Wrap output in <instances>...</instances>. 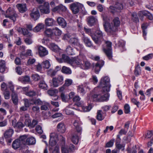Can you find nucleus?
<instances>
[{
  "mask_svg": "<svg viewBox=\"0 0 153 153\" xmlns=\"http://www.w3.org/2000/svg\"><path fill=\"white\" fill-rule=\"evenodd\" d=\"M103 20V27L105 31L112 34L117 31L120 26V22L118 17L114 18L111 23L108 22L109 18L106 15L102 16Z\"/></svg>",
  "mask_w": 153,
  "mask_h": 153,
  "instance_id": "1",
  "label": "nucleus"
},
{
  "mask_svg": "<svg viewBox=\"0 0 153 153\" xmlns=\"http://www.w3.org/2000/svg\"><path fill=\"white\" fill-rule=\"evenodd\" d=\"M74 62V65H76L83 69H88L91 65L90 62L87 59L85 56L82 54H80L76 57Z\"/></svg>",
  "mask_w": 153,
  "mask_h": 153,
  "instance_id": "2",
  "label": "nucleus"
},
{
  "mask_svg": "<svg viewBox=\"0 0 153 153\" xmlns=\"http://www.w3.org/2000/svg\"><path fill=\"white\" fill-rule=\"evenodd\" d=\"M109 94L108 93H104L103 92L100 94H95L92 96L93 100L98 102L107 101L109 100Z\"/></svg>",
  "mask_w": 153,
  "mask_h": 153,
  "instance_id": "3",
  "label": "nucleus"
},
{
  "mask_svg": "<svg viewBox=\"0 0 153 153\" xmlns=\"http://www.w3.org/2000/svg\"><path fill=\"white\" fill-rule=\"evenodd\" d=\"M109 81L110 79L107 76L101 78L99 86L102 88L104 92H108L110 91L111 85L110 84Z\"/></svg>",
  "mask_w": 153,
  "mask_h": 153,
  "instance_id": "4",
  "label": "nucleus"
},
{
  "mask_svg": "<svg viewBox=\"0 0 153 153\" xmlns=\"http://www.w3.org/2000/svg\"><path fill=\"white\" fill-rule=\"evenodd\" d=\"M5 17L9 18L14 22H16L19 16L14 9L9 7L6 11Z\"/></svg>",
  "mask_w": 153,
  "mask_h": 153,
  "instance_id": "5",
  "label": "nucleus"
},
{
  "mask_svg": "<svg viewBox=\"0 0 153 153\" xmlns=\"http://www.w3.org/2000/svg\"><path fill=\"white\" fill-rule=\"evenodd\" d=\"M55 57L56 60L59 62L60 63L63 62H67L73 66H74V61L75 60L76 57H75L72 58L71 59H70L68 56L64 54L62 55L61 58H59L56 56H55Z\"/></svg>",
  "mask_w": 153,
  "mask_h": 153,
  "instance_id": "6",
  "label": "nucleus"
},
{
  "mask_svg": "<svg viewBox=\"0 0 153 153\" xmlns=\"http://www.w3.org/2000/svg\"><path fill=\"white\" fill-rule=\"evenodd\" d=\"M84 30L86 33L88 34L91 37L92 39L96 44L99 45L101 44L100 41L98 40V39L97 38V37L94 34V31H93V29L84 27Z\"/></svg>",
  "mask_w": 153,
  "mask_h": 153,
  "instance_id": "7",
  "label": "nucleus"
},
{
  "mask_svg": "<svg viewBox=\"0 0 153 153\" xmlns=\"http://www.w3.org/2000/svg\"><path fill=\"white\" fill-rule=\"evenodd\" d=\"M64 78L62 75H59L52 79L53 86L55 87H57L63 83Z\"/></svg>",
  "mask_w": 153,
  "mask_h": 153,
  "instance_id": "8",
  "label": "nucleus"
},
{
  "mask_svg": "<svg viewBox=\"0 0 153 153\" xmlns=\"http://www.w3.org/2000/svg\"><path fill=\"white\" fill-rule=\"evenodd\" d=\"M105 42L106 44L107 49L103 48V51L108 58L109 59H111L112 58L111 43L108 41H105Z\"/></svg>",
  "mask_w": 153,
  "mask_h": 153,
  "instance_id": "9",
  "label": "nucleus"
},
{
  "mask_svg": "<svg viewBox=\"0 0 153 153\" xmlns=\"http://www.w3.org/2000/svg\"><path fill=\"white\" fill-rule=\"evenodd\" d=\"M123 8V5L120 3H117L115 6H111L109 8V11L111 13L120 12Z\"/></svg>",
  "mask_w": 153,
  "mask_h": 153,
  "instance_id": "10",
  "label": "nucleus"
},
{
  "mask_svg": "<svg viewBox=\"0 0 153 153\" xmlns=\"http://www.w3.org/2000/svg\"><path fill=\"white\" fill-rule=\"evenodd\" d=\"M39 9L42 13L47 14L50 13L49 4L48 2H45L43 5L39 7Z\"/></svg>",
  "mask_w": 153,
  "mask_h": 153,
  "instance_id": "11",
  "label": "nucleus"
},
{
  "mask_svg": "<svg viewBox=\"0 0 153 153\" xmlns=\"http://www.w3.org/2000/svg\"><path fill=\"white\" fill-rule=\"evenodd\" d=\"M58 137L57 134L55 133H51L50 134L49 145L53 146L56 144V140Z\"/></svg>",
  "mask_w": 153,
  "mask_h": 153,
  "instance_id": "12",
  "label": "nucleus"
},
{
  "mask_svg": "<svg viewBox=\"0 0 153 153\" xmlns=\"http://www.w3.org/2000/svg\"><path fill=\"white\" fill-rule=\"evenodd\" d=\"M75 149V146L73 144L70 145L69 149L68 147L65 145L62 146L61 147L62 153H68L70 152L73 151Z\"/></svg>",
  "mask_w": 153,
  "mask_h": 153,
  "instance_id": "13",
  "label": "nucleus"
},
{
  "mask_svg": "<svg viewBox=\"0 0 153 153\" xmlns=\"http://www.w3.org/2000/svg\"><path fill=\"white\" fill-rule=\"evenodd\" d=\"M30 15L34 20L38 19L40 16L38 9L36 8H33L30 13Z\"/></svg>",
  "mask_w": 153,
  "mask_h": 153,
  "instance_id": "14",
  "label": "nucleus"
},
{
  "mask_svg": "<svg viewBox=\"0 0 153 153\" xmlns=\"http://www.w3.org/2000/svg\"><path fill=\"white\" fill-rule=\"evenodd\" d=\"M38 49L39 54L41 57H44L48 54V51L45 48L42 46H38Z\"/></svg>",
  "mask_w": 153,
  "mask_h": 153,
  "instance_id": "15",
  "label": "nucleus"
},
{
  "mask_svg": "<svg viewBox=\"0 0 153 153\" xmlns=\"http://www.w3.org/2000/svg\"><path fill=\"white\" fill-rule=\"evenodd\" d=\"M79 6L78 3H73L70 5V7L74 14H76L79 12Z\"/></svg>",
  "mask_w": 153,
  "mask_h": 153,
  "instance_id": "16",
  "label": "nucleus"
},
{
  "mask_svg": "<svg viewBox=\"0 0 153 153\" xmlns=\"http://www.w3.org/2000/svg\"><path fill=\"white\" fill-rule=\"evenodd\" d=\"M16 7L19 12L21 13H23L27 10L26 5L25 4H17L16 5Z\"/></svg>",
  "mask_w": 153,
  "mask_h": 153,
  "instance_id": "17",
  "label": "nucleus"
},
{
  "mask_svg": "<svg viewBox=\"0 0 153 153\" xmlns=\"http://www.w3.org/2000/svg\"><path fill=\"white\" fill-rule=\"evenodd\" d=\"M66 7L62 4H59L53 8L52 10L54 12L57 11L58 12H65L67 10Z\"/></svg>",
  "mask_w": 153,
  "mask_h": 153,
  "instance_id": "18",
  "label": "nucleus"
},
{
  "mask_svg": "<svg viewBox=\"0 0 153 153\" xmlns=\"http://www.w3.org/2000/svg\"><path fill=\"white\" fill-rule=\"evenodd\" d=\"M69 42L74 46H79L80 48H83L82 45L80 44L78 39L77 38H71L69 40Z\"/></svg>",
  "mask_w": 153,
  "mask_h": 153,
  "instance_id": "19",
  "label": "nucleus"
},
{
  "mask_svg": "<svg viewBox=\"0 0 153 153\" xmlns=\"http://www.w3.org/2000/svg\"><path fill=\"white\" fill-rule=\"evenodd\" d=\"M129 124L130 123L129 122H127L125 124V128L121 129L119 131V134L117 135H120V136L122 135L126 134L129 128Z\"/></svg>",
  "mask_w": 153,
  "mask_h": 153,
  "instance_id": "20",
  "label": "nucleus"
},
{
  "mask_svg": "<svg viewBox=\"0 0 153 153\" xmlns=\"http://www.w3.org/2000/svg\"><path fill=\"white\" fill-rule=\"evenodd\" d=\"M104 64V62L102 60L97 62L94 67L95 71L96 73L98 74L100 71L101 67Z\"/></svg>",
  "mask_w": 153,
  "mask_h": 153,
  "instance_id": "21",
  "label": "nucleus"
},
{
  "mask_svg": "<svg viewBox=\"0 0 153 153\" xmlns=\"http://www.w3.org/2000/svg\"><path fill=\"white\" fill-rule=\"evenodd\" d=\"M81 123L78 120H75L74 123V125L77 132L80 133L82 131V128L80 126Z\"/></svg>",
  "mask_w": 153,
  "mask_h": 153,
  "instance_id": "22",
  "label": "nucleus"
},
{
  "mask_svg": "<svg viewBox=\"0 0 153 153\" xmlns=\"http://www.w3.org/2000/svg\"><path fill=\"white\" fill-rule=\"evenodd\" d=\"M33 56V53L30 49L27 50L26 52H22L20 55L21 58L22 59H25V58H26L28 56Z\"/></svg>",
  "mask_w": 153,
  "mask_h": 153,
  "instance_id": "23",
  "label": "nucleus"
},
{
  "mask_svg": "<svg viewBox=\"0 0 153 153\" xmlns=\"http://www.w3.org/2000/svg\"><path fill=\"white\" fill-rule=\"evenodd\" d=\"M82 35H83L82 40L85 45L88 47H91L92 46V43L90 39L86 36L84 34H82Z\"/></svg>",
  "mask_w": 153,
  "mask_h": 153,
  "instance_id": "24",
  "label": "nucleus"
},
{
  "mask_svg": "<svg viewBox=\"0 0 153 153\" xmlns=\"http://www.w3.org/2000/svg\"><path fill=\"white\" fill-rule=\"evenodd\" d=\"M57 129L58 131L61 133H64L66 130L65 125L63 123L60 122L57 125Z\"/></svg>",
  "mask_w": 153,
  "mask_h": 153,
  "instance_id": "25",
  "label": "nucleus"
},
{
  "mask_svg": "<svg viewBox=\"0 0 153 153\" xmlns=\"http://www.w3.org/2000/svg\"><path fill=\"white\" fill-rule=\"evenodd\" d=\"M13 133V130L12 129H9L7 130L4 134V138L7 139L10 138Z\"/></svg>",
  "mask_w": 153,
  "mask_h": 153,
  "instance_id": "26",
  "label": "nucleus"
},
{
  "mask_svg": "<svg viewBox=\"0 0 153 153\" xmlns=\"http://www.w3.org/2000/svg\"><path fill=\"white\" fill-rule=\"evenodd\" d=\"M45 23L47 26H51L54 25L55 21L52 18H47L45 20Z\"/></svg>",
  "mask_w": 153,
  "mask_h": 153,
  "instance_id": "27",
  "label": "nucleus"
},
{
  "mask_svg": "<svg viewBox=\"0 0 153 153\" xmlns=\"http://www.w3.org/2000/svg\"><path fill=\"white\" fill-rule=\"evenodd\" d=\"M48 47L51 50L56 52H58L59 51V48L58 46L53 43H50Z\"/></svg>",
  "mask_w": 153,
  "mask_h": 153,
  "instance_id": "28",
  "label": "nucleus"
},
{
  "mask_svg": "<svg viewBox=\"0 0 153 153\" xmlns=\"http://www.w3.org/2000/svg\"><path fill=\"white\" fill-rule=\"evenodd\" d=\"M57 21L58 24L62 27L64 28L66 26L67 23L65 19L59 17L57 19Z\"/></svg>",
  "mask_w": 153,
  "mask_h": 153,
  "instance_id": "29",
  "label": "nucleus"
},
{
  "mask_svg": "<svg viewBox=\"0 0 153 153\" xmlns=\"http://www.w3.org/2000/svg\"><path fill=\"white\" fill-rule=\"evenodd\" d=\"M102 111L98 110L97 113V119L99 121H102L105 118L106 115V114L105 113L104 115L102 114Z\"/></svg>",
  "mask_w": 153,
  "mask_h": 153,
  "instance_id": "30",
  "label": "nucleus"
},
{
  "mask_svg": "<svg viewBox=\"0 0 153 153\" xmlns=\"http://www.w3.org/2000/svg\"><path fill=\"white\" fill-rule=\"evenodd\" d=\"M19 80L24 83H28L30 82V77L28 76H22L19 78Z\"/></svg>",
  "mask_w": 153,
  "mask_h": 153,
  "instance_id": "31",
  "label": "nucleus"
},
{
  "mask_svg": "<svg viewBox=\"0 0 153 153\" xmlns=\"http://www.w3.org/2000/svg\"><path fill=\"white\" fill-rule=\"evenodd\" d=\"M72 109H74V108L71 106V105L67 106L65 110L66 114L68 115L74 114V112L71 110Z\"/></svg>",
  "mask_w": 153,
  "mask_h": 153,
  "instance_id": "32",
  "label": "nucleus"
},
{
  "mask_svg": "<svg viewBox=\"0 0 153 153\" xmlns=\"http://www.w3.org/2000/svg\"><path fill=\"white\" fill-rule=\"evenodd\" d=\"M35 139L33 137H28L26 140V143L28 145H33L36 143Z\"/></svg>",
  "mask_w": 153,
  "mask_h": 153,
  "instance_id": "33",
  "label": "nucleus"
},
{
  "mask_svg": "<svg viewBox=\"0 0 153 153\" xmlns=\"http://www.w3.org/2000/svg\"><path fill=\"white\" fill-rule=\"evenodd\" d=\"M96 34L97 36L95 35L97 37V38L98 40L100 41L101 44L102 41L103 40V33L102 32L99 30H97L96 32Z\"/></svg>",
  "mask_w": 153,
  "mask_h": 153,
  "instance_id": "34",
  "label": "nucleus"
},
{
  "mask_svg": "<svg viewBox=\"0 0 153 153\" xmlns=\"http://www.w3.org/2000/svg\"><path fill=\"white\" fill-rule=\"evenodd\" d=\"M44 27V25L42 23H39L33 29L34 32H38Z\"/></svg>",
  "mask_w": 153,
  "mask_h": 153,
  "instance_id": "35",
  "label": "nucleus"
},
{
  "mask_svg": "<svg viewBox=\"0 0 153 153\" xmlns=\"http://www.w3.org/2000/svg\"><path fill=\"white\" fill-rule=\"evenodd\" d=\"M22 145V144L20 142L19 140L16 139L13 142L12 146L14 149H16L19 148Z\"/></svg>",
  "mask_w": 153,
  "mask_h": 153,
  "instance_id": "36",
  "label": "nucleus"
},
{
  "mask_svg": "<svg viewBox=\"0 0 153 153\" xmlns=\"http://www.w3.org/2000/svg\"><path fill=\"white\" fill-rule=\"evenodd\" d=\"M66 51L68 55H73L75 54L73 48L70 45L67 46Z\"/></svg>",
  "mask_w": 153,
  "mask_h": 153,
  "instance_id": "37",
  "label": "nucleus"
},
{
  "mask_svg": "<svg viewBox=\"0 0 153 153\" xmlns=\"http://www.w3.org/2000/svg\"><path fill=\"white\" fill-rule=\"evenodd\" d=\"M61 71L62 73L67 74H71V69L65 66L62 67Z\"/></svg>",
  "mask_w": 153,
  "mask_h": 153,
  "instance_id": "38",
  "label": "nucleus"
},
{
  "mask_svg": "<svg viewBox=\"0 0 153 153\" xmlns=\"http://www.w3.org/2000/svg\"><path fill=\"white\" fill-rule=\"evenodd\" d=\"M18 31L19 32H22V34L24 35H27L30 36H31V34L28 32L27 30L23 28H19L18 30Z\"/></svg>",
  "mask_w": 153,
  "mask_h": 153,
  "instance_id": "39",
  "label": "nucleus"
},
{
  "mask_svg": "<svg viewBox=\"0 0 153 153\" xmlns=\"http://www.w3.org/2000/svg\"><path fill=\"white\" fill-rule=\"evenodd\" d=\"M53 34L56 36H59L62 33V31L57 27L53 29Z\"/></svg>",
  "mask_w": 153,
  "mask_h": 153,
  "instance_id": "40",
  "label": "nucleus"
},
{
  "mask_svg": "<svg viewBox=\"0 0 153 153\" xmlns=\"http://www.w3.org/2000/svg\"><path fill=\"white\" fill-rule=\"evenodd\" d=\"M58 93V91L56 89L49 90L47 91L48 95L51 96H56Z\"/></svg>",
  "mask_w": 153,
  "mask_h": 153,
  "instance_id": "41",
  "label": "nucleus"
},
{
  "mask_svg": "<svg viewBox=\"0 0 153 153\" xmlns=\"http://www.w3.org/2000/svg\"><path fill=\"white\" fill-rule=\"evenodd\" d=\"M88 24L90 26H92L96 22V19L93 16L89 17L87 19Z\"/></svg>",
  "mask_w": 153,
  "mask_h": 153,
  "instance_id": "42",
  "label": "nucleus"
},
{
  "mask_svg": "<svg viewBox=\"0 0 153 153\" xmlns=\"http://www.w3.org/2000/svg\"><path fill=\"white\" fill-rule=\"evenodd\" d=\"M39 87L42 89H47L48 86L44 80H41L39 84Z\"/></svg>",
  "mask_w": 153,
  "mask_h": 153,
  "instance_id": "43",
  "label": "nucleus"
},
{
  "mask_svg": "<svg viewBox=\"0 0 153 153\" xmlns=\"http://www.w3.org/2000/svg\"><path fill=\"white\" fill-rule=\"evenodd\" d=\"M41 105H42L40 107L41 110L46 111L47 110L50 105L49 103L47 102H42Z\"/></svg>",
  "mask_w": 153,
  "mask_h": 153,
  "instance_id": "44",
  "label": "nucleus"
},
{
  "mask_svg": "<svg viewBox=\"0 0 153 153\" xmlns=\"http://www.w3.org/2000/svg\"><path fill=\"white\" fill-rule=\"evenodd\" d=\"M12 100L13 103L15 105H17L18 102V97L16 93L12 94Z\"/></svg>",
  "mask_w": 153,
  "mask_h": 153,
  "instance_id": "45",
  "label": "nucleus"
},
{
  "mask_svg": "<svg viewBox=\"0 0 153 153\" xmlns=\"http://www.w3.org/2000/svg\"><path fill=\"white\" fill-rule=\"evenodd\" d=\"M42 65L44 68L48 69L50 67L51 64L48 60H46L42 62Z\"/></svg>",
  "mask_w": 153,
  "mask_h": 153,
  "instance_id": "46",
  "label": "nucleus"
},
{
  "mask_svg": "<svg viewBox=\"0 0 153 153\" xmlns=\"http://www.w3.org/2000/svg\"><path fill=\"white\" fill-rule=\"evenodd\" d=\"M141 70L139 64H138L135 68L134 74L136 76L140 75L141 74Z\"/></svg>",
  "mask_w": 153,
  "mask_h": 153,
  "instance_id": "47",
  "label": "nucleus"
},
{
  "mask_svg": "<svg viewBox=\"0 0 153 153\" xmlns=\"http://www.w3.org/2000/svg\"><path fill=\"white\" fill-rule=\"evenodd\" d=\"M83 111L84 112H87L90 111L92 108L91 105L89 104L88 106H84V105H81Z\"/></svg>",
  "mask_w": 153,
  "mask_h": 153,
  "instance_id": "48",
  "label": "nucleus"
},
{
  "mask_svg": "<svg viewBox=\"0 0 153 153\" xmlns=\"http://www.w3.org/2000/svg\"><path fill=\"white\" fill-rule=\"evenodd\" d=\"M26 36V38H25V41L26 44L27 45H30L32 43V41L31 39L32 35L31 34V36H30L27 35Z\"/></svg>",
  "mask_w": 153,
  "mask_h": 153,
  "instance_id": "49",
  "label": "nucleus"
},
{
  "mask_svg": "<svg viewBox=\"0 0 153 153\" xmlns=\"http://www.w3.org/2000/svg\"><path fill=\"white\" fill-rule=\"evenodd\" d=\"M5 62L4 60H1L0 61V71L1 73L3 72L5 70Z\"/></svg>",
  "mask_w": 153,
  "mask_h": 153,
  "instance_id": "50",
  "label": "nucleus"
},
{
  "mask_svg": "<svg viewBox=\"0 0 153 153\" xmlns=\"http://www.w3.org/2000/svg\"><path fill=\"white\" fill-rule=\"evenodd\" d=\"M71 140L74 144H77L79 141V137L78 136L76 135H73L71 138Z\"/></svg>",
  "mask_w": 153,
  "mask_h": 153,
  "instance_id": "51",
  "label": "nucleus"
},
{
  "mask_svg": "<svg viewBox=\"0 0 153 153\" xmlns=\"http://www.w3.org/2000/svg\"><path fill=\"white\" fill-rule=\"evenodd\" d=\"M142 13L144 15L147 16L148 18L150 20H152L153 19L152 15L148 11H145Z\"/></svg>",
  "mask_w": 153,
  "mask_h": 153,
  "instance_id": "52",
  "label": "nucleus"
},
{
  "mask_svg": "<svg viewBox=\"0 0 153 153\" xmlns=\"http://www.w3.org/2000/svg\"><path fill=\"white\" fill-rule=\"evenodd\" d=\"M32 101L33 102L32 104H35L38 105H41L42 103V102L39 99L32 100Z\"/></svg>",
  "mask_w": 153,
  "mask_h": 153,
  "instance_id": "53",
  "label": "nucleus"
},
{
  "mask_svg": "<svg viewBox=\"0 0 153 153\" xmlns=\"http://www.w3.org/2000/svg\"><path fill=\"white\" fill-rule=\"evenodd\" d=\"M56 71H57L54 70V69L53 70L51 69L48 71V74L51 76H53L56 75Z\"/></svg>",
  "mask_w": 153,
  "mask_h": 153,
  "instance_id": "54",
  "label": "nucleus"
},
{
  "mask_svg": "<svg viewBox=\"0 0 153 153\" xmlns=\"http://www.w3.org/2000/svg\"><path fill=\"white\" fill-rule=\"evenodd\" d=\"M132 19L134 22H139V19L136 13H133L132 14Z\"/></svg>",
  "mask_w": 153,
  "mask_h": 153,
  "instance_id": "55",
  "label": "nucleus"
},
{
  "mask_svg": "<svg viewBox=\"0 0 153 153\" xmlns=\"http://www.w3.org/2000/svg\"><path fill=\"white\" fill-rule=\"evenodd\" d=\"M26 138V135H23L20 137L19 139H17V140H19L20 142L21 143V144H25Z\"/></svg>",
  "mask_w": 153,
  "mask_h": 153,
  "instance_id": "56",
  "label": "nucleus"
},
{
  "mask_svg": "<svg viewBox=\"0 0 153 153\" xmlns=\"http://www.w3.org/2000/svg\"><path fill=\"white\" fill-rule=\"evenodd\" d=\"M62 101L66 102L68 100V96L63 93H61L60 95Z\"/></svg>",
  "mask_w": 153,
  "mask_h": 153,
  "instance_id": "57",
  "label": "nucleus"
},
{
  "mask_svg": "<svg viewBox=\"0 0 153 153\" xmlns=\"http://www.w3.org/2000/svg\"><path fill=\"white\" fill-rule=\"evenodd\" d=\"M77 90L78 92L81 93L82 95H83L85 93L82 86H79L77 88Z\"/></svg>",
  "mask_w": 153,
  "mask_h": 153,
  "instance_id": "58",
  "label": "nucleus"
},
{
  "mask_svg": "<svg viewBox=\"0 0 153 153\" xmlns=\"http://www.w3.org/2000/svg\"><path fill=\"white\" fill-rule=\"evenodd\" d=\"M115 140L111 139L109 142H108L106 144V147H111L113 145Z\"/></svg>",
  "mask_w": 153,
  "mask_h": 153,
  "instance_id": "59",
  "label": "nucleus"
},
{
  "mask_svg": "<svg viewBox=\"0 0 153 153\" xmlns=\"http://www.w3.org/2000/svg\"><path fill=\"white\" fill-rule=\"evenodd\" d=\"M45 33L48 36H51L53 34V29H47L45 31Z\"/></svg>",
  "mask_w": 153,
  "mask_h": 153,
  "instance_id": "60",
  "label": "nucleus"
},
{
  "mask_svg": "<svg viewBox=\"0 0 153 153\" xmlns=\"http://www.w3.org/2000/svg\"><path fill=\"white\" fill-rule=\"evenodd\" d=\"M32 111L35 113H37L40 111V108L38 106H34L32 108Z\"/></svg>",
  "mask_w": 153,
  "mask_h": 153,
  "instance_id": "61",
  "label": "nucleus"
},
{
  "mask_svg": "<svg viewBox=\"0 0 153 153\" xmlns=\"http://www.w3.org/2000/svg\"><path fill=\"white\" fill-rule=\"evenodd\" d=\"M124 112L126 114H128L130 112V107L128 104H126L124 106Z\"/></svg>",
  "mask_w": 153,
  "mask_h": 153,
  "instance_id": "62",
  "label": "nucleus"
},
{
  "mask_svg": "<svg viewBox=\"0 0 153 153\" xmlns=\"http://www.w3.org/2000/svg\"><path fill=\"white\" fill-rule=\"evenodd\" d=\"M31 77L32 79L35 81H37L40 78L39 75L36 74L32 75Z\"/></svg>",
  "mask_w": 153,
  "mask_h": 153,
  "instance_id": "63",
  "label": "nucleus"
},
{
  "mask_svg": "<svg viewBox=\"0 0 153 153\" xmlns=\"http://www.w3.org/2000/svg\"><path fill=\"white\" fill-rule=\"evenodd\" d=\"M133 134L131 131H129L128 133V136L126 137V139L125 140L126 141L129 142L131 141L130 137H132L133 136Z\"/></svg>",
  "mask_w": 153,
  "mask_h": 153,
  "instance_id": "64",
  "label": "nucleus"
}]
</instances>
